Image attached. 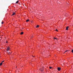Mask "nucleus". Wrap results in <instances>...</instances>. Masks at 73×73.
<instances>
[{"instance_id":"7ed1b4c3","label":"nucleus","mask_w":73,"mask_h":73,"mask_svg":"<svg viewBox=\"0 0 73 73\" xmlns=\"http://www.w3.org/2000/svg\"><path fill=\"white\" fill-rule=\"evenodd\" d=\"M23 33H24L23 32H21L20 33V35H23Z\"/></svg>"},{"instance_id":"aec40b11","label":"nucleus","mask_w":73,"mask_h":73,"mask_svg":"<svg viewBox=\"0 0 73 73\" xmlns=\"http://www.w3.org/2000/svg\"><path fill=\"white\" fill-rule=\"evenodd\" d=\"M66 52H64V53H65Z\"/></svg>"},{"instance_id":"2eb2a0df","label":"nucleus","mask_w":73,"mask_h":73,"mask_svg":"<svg viewBox=\"0 0 73 73\" xmlns=\"http://www.w3.org/2000/svg\"><path fill=\"white\" fill-rule=\"evenodd\" d=\"M50 69H52V67H50Z\"/></svg>"},{"instance_id":"0eeeda50","label":"nucleus","mask_w":73,"mask_h":73,"mask_svg":"<svg viewBox=\"0 0 73 73\" xmlns=\"http://www.w3.org/2000/svg\"><path fill=\"white\" fill-rule=\"evenodd\" d=\"M38 27H39V26L38 25H37V26L36 27V28H38Z\"/></svg>"},{"instance_id":"6e6552de","label":"nucleus","mask_w":73,"mask_h":73,"mask_svg":"<svg viewBox=\"0 0 73 73\" xmlns=\"http://www.w3.org/2000/svg\"><path fill=\"white\" fill-rule=\"evenodd\" d=\"M28 21H29V19L26 20V22H28Z\"/></svg>"},{"instance_id":"20e7f679","label":"nucleus","mask_w":73,"mask_h":73,"mask_svg":"<svg viewBox=\"0 0 73 73\" xmlns=\"http://www.w3.org/2000/svg\"><path fill=\"white\" fill-rule=\"evenodd\" d=\"M69 28V27H66V31H68V28Z\"/></svg>"},{"instance_id":"f257e3e1","label":"nucleus","mask_w":73,"mask_h":73,"mask_svg":"<svg viewBox=\"0 0 73 73\" xmlns=\"http://www.w3.org/2000/svg\"><path fill=\"white\" fill-rule=\"evenodd\" d=\"M58 70H59V71H60V70H61V68L60 67H58Z\"/></svg>"},{"instance_id":"9b49d317","label":"nucleus","mask_w":73,"mask_h":73,"mask_svg":"<svg viewBox=\"0 0 73 73\" xmlns=\"http://www.w3.org/2000/svg\"><path fill=\"white\" fill-rule=\"evenodd\" d=\"M41 69L42 68H41V71H43V68H42V70Z\"/></svg>"},{"instance_id":"f8f14e48","label":"nucleus","mask_w":73,"mask_h":73,"mask_svg":"<svg viewBox=\"0 0 73 73\" xmlns=\"http://www.w3.org/2000/svg\"><path fill=\"white\" fill-rule=\"evenodd\" d=\"M4 23H3V22H2V23H1V24H3Z\"/></svg>"},{"instance_id":"412c9836","label":"nucleus","mask_w":73,"mask_h":73,"mask_svg":"<svg viewBox=\"0 0 73 73\" xmlns=\"http://www.w3.org/2000/svg\"><path fill=\"white\" fill-rule=\"evenodd\" d=\"M66 52H64V53H65Z\"/></svg>"},{"instance_id":"ddd939ff","label":"nucleus","mask_w":73,"mask_h":73,"mask_svg":"<svg viewBox=\"0 0 73 73\" xmlns=\"http://www.w3.org/2000/svg\"><path fill=\"white\" fill-rule=\"evenodd\" d=\"M72 53H73V49L72 50Z\"/></svg>"},{"instance_id":"4468645a","label":"nucleus","mask_w":73,"mask_h":73,"mask_svg":"<svg viewBox=\"0 0 73 73\" xmlns=\"http://www.w3.org/2000/svg\"><path fill=\"white\" fill-rule=\"evenodd\" d=\"M56 31H57V32H58V30H57V29H56Z\"/></svg>"},{"instance_id":"9d476101","label":"nucleus","mask_w":73,"mask_h":73,"mask_svg":"<svg viewBox=\"0 0 73 73\" xmlns=\"http://www.w3.org/2000/svg\"><path fill=\"white\" fill-rule=\"evenodd\" d=\"M54 39H56V40H57V38H54Z\"/></svg>"},{"instance_id":"6ab92c4d","label":"nucleus","mask_w":73,"mask_h":73,"mask_svg":"<svg viewBox=\"0 0 73 73\" xmlns=\"http://www.w3.org/2000/svg\"><path fill=\"white\" fill-rule=\"evenodd\" d=\"M8 43V42H7V41H6V43Z\"/></svg>"},{"instance_id":"a211bd4d","label":"nucleus","mask_w":73,"mask_h":73,"mask_svg":"<svg viewBox=\"0 0 73 73\" xmlns=\"http://www.w3.org/2000/svg\"><path fill=\"white\" fill-rule=\"evenodd\" d=\"M4 62V60H3V61L2 62V63H3V62Z\"/></svg>"},{"instance_id":"f03ea898","label":"nucleus","mask_w":73,"mask_h":73,"mask_svg":"<svg viewBox=\"0 0 73 73\" xmlns=\"http://www.w3.org/2000/svg\"><path fill=\"white\" fill-rule=\"evenodd\" d=\"M9 49H10V47H8L7 49V51H8V50H9Z\"/></svg>"},{"instance_id":"f3484780","label":"nucleus","mask_w":73,"mask_h":73,"mask_svg":"<svg viewBox=\"0 0 73 73\" xmlns=\"http://www.w3.org/2000/svg\"><path fill=\"white\" fill-rule=\"evenodd\" d=\"M68 50H66L65 51V52H68Z\"/></svg>"},{"instance_id":"4be33fe9","label":"nucleus","mask_w":73,"mask_h":73,"mask_svg":"<svg viewBox=\"0 0 73 73\" xmlns=\"http://www.w3.org/2000/svg\"><path fill=\"white\" fill-rule=\"evenodd\" d=\"M16 68H17V67H16Z\"/></svg>"},{"instance_id":"1a4fd4ad","label":"nucleus","mask_w":73,"mask_h":73,"mask_svg":"<svg viewBox=\"0 0 73 73\" xmlns=\"http://www.w3.org/2000/svg\"><path fill=\"white\" fill-rule=\"evenodd\" d=\"M2 64H3V63H1L0 64V65L1 66V65H2Z\"/></svg>"},{"instance_id":"39448f33","label":"nucleus","mask_w":73,"mask_h":73,"mask_svg":"<svg viewBox=\"0 0 73 73\" xmlns=\"http://www.w3.org/2000/svg\"><path fill=\"white\" fill-rule=\"evenodd\" d=\"M15 15V13H13V14L12 15V16Z\"/></svg>"},{"instance_id":"dca6fc26","label":"nucleus","mask_w":73,"mask_h":73,"mask_svg":"<svg viewBox=\"0 0 73 73\" xmlns=\"http://www.w3.org/2000/svg\"><path fill=\"white\" fill-rule=\"evenodd\" d=\"M10 53H11V52H9L8 53V54H10Z\"/></svg>"},{"instance_id":"423d86ee","label":"nucleus","mask_w":73,"mask_h":73,"mask_svg":"<svg viewBox=\"0 0 73 73\" xmlns=\"http://www.w3.org/2000/svg\"><path fill=\"white\" fill-rule=\"evenodd\" d=\"M18 3H19V1H17L16 2V4H17Z\"/></svg>"}]
</instances>
